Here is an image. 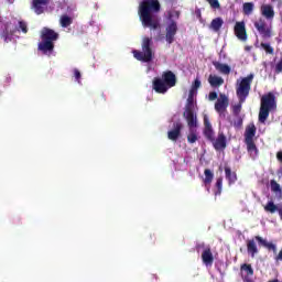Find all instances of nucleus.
Wrapping results in <instances>:
<instances>
[{
    "label": "nucleus",
    "mask_w": 282,
    "mask_h": 282,
    "mask_svg": "<svg viewBox=\"0 0 282 282\" xmlns=\"http://www.w3.org/2000/svg\"><path fill=\"white\" fill-rule=\"evenodd\" d=\"M160 10H162L160 0H142L139 3L138 14L143 28L160 30V18L155 15Z\"/></svg>",
    "instance_id": "1"
},
{
    "label": "nucleus",
    "mask_w": 282,
    "mask_h": 282,
    "mask_svg": "<svg viewBox=\"0 0 282 282\" xmlns=\"http://www.w3.org/2000/svg\"><path fill=\"white\" fill-rule=\"evenodd\" d=\"M254 80V74H249L247 77H243L240 83H237L236 86V96L239 100L238 105H235L232 108V112L235 116H239L241 113V105L246 102L248 96H250V89H252V82Z\"/></svg>",
    "instance_id": "2"
},
{
    "label": "nucleus",
    "mask_w": 282,
    "mask_h": 282,
    "mask_svg": "<svg viewBox=\"0 0 282 282\" xmlns=\"http://www.w3.org/2000/svg\"><path fill=\"white\" fill-rule=\"evenodd\" d=\"M58 33L50 28H43L41 32V42L37 44L39 52L51 56L54 53V42L58 41Z\"/></svg>",
    "instance_id": "3"
},
{
    "label": "nucleus",
    "mask_w": 282,
    "mask_h": 282,
    "mask_svg": "<svg viewBox=\"0 0 282 282\" xmlns=\"http://www.w3.org/2000/svg\"><path fill=\"white\" fill-rule=\"evenodd\" d=\"M175 85H177V77L173 70L163 72L162 78L155 77L152 82V87L156 94H166Z\"/></svg>",
    "instance_id": "4"
},
{
    "label": "nucleus",
    "mask_w": 282,
    "mask_h": 282,
    "mask_svg": "<svg viewBox=\"0 0 282 282\" xmlns=\"http://www.w3.org/2000/svg\"><path fill=\"white\" fill-rule=\"evenodd\" d=\"M276 109V97L274 93H268L261 97L259 122L264 124L265 120L270 117V112Z\"/></svg>",
    "instance_id": "5"
},
{
    "label": "nucleus",
    "mask_w": 282,
    "mask_h": 282,
    "mask_svg": "<svg viewBox=\"0 0 282 282\" xmlns=\"http://www.w3.org/2000/svg\"><path fill=\"white\" fill-rule=\"evenodd\" d=\"M133 57L141 63H151L153 61V39L144 36L141 42V51H132Z\"/></svg>",
    "instance_id": "6"
},
{
    "label": "nucleus",
    "mask_w": 282,
    "mask_h": 282,
    "mask_svg": "<svg viewBox=\"0 0 282 282\" xmlns=\"http://www.w3.org/2000/svg\"><path fill=\"white\" fill-rule=\"evenodd\" d=\"M256 135H257V126H254V123H250L249 126H247L245 130V143L247 145V151L250 158H252V160H256V158L259 155V149L254 143Z\"/></svg>",
    "instance_id": "7"
},
{
    "label": "nucleus",
    "mask_w": 282,
    "mask_h": 282,
    "mask_svg": "<svg viewBox=\"0 0 282 282\" xmlns=\"http://www.w3.org/2000/svg\"><path fill=\"white\" fill-rule=\"evenodd\" d=\"M196 250L197 252H199V250H203L200 257L204 265L210 268L213 263H215V257L213 256V250L210 249V246H206V243L200 242L199 245L196 246Z\"/></svg>",
    "instance_id": "8"
},
{
    "label": "nucleus",
    "mask_w": 282,
    "mask_h": 282,
    "mask_svg": "<svg viewBox=\"0 0 282 282\" xmlns=\"http://www.w3.org/2000/svg\"><path fill=\"white\" fill-rule=\"evenodd\" d=\"M177 34V22L171 20V22L165 28V41L169 45L175 42V35Z\"/></svg>",
    "instance_id": "9"
},
{
    "label": "nucleus",
    "mask_w": 282,
    "mask_h": 282,
    "mask_svg": "<svg viewBox=\"0 0 282 282\" xmlns=\"http://www.w3.org/2000/svg\"><path fill=\"white\" fill-rule=\"evenodd\" d=\"M182 129H184V123L182 121H176L173 123V129L167 131V138L172 142H177L182 138Z\"/></svg>",
    "instance_id": "10"
},
{
    "label": "nucleus",
    "mask_w": 282,
    "mask_h": 282,
    "mask_svg": "<svg viewBox=\"0 0 282 282\" xmlns=\"http://www.w3.org/2000/svg\"><path fill=\"white\" fill-rule=\"evenodd\" d=\"M228 105H230V100L228 99V96L226 94H220L219 98L215 102V111L221 116V113H226L228 109Z\"/></svg>",
    "instance_id": "11"
},
{
    "label": "nucleus",
    "mask_w": 282,
    "mask_h": 282,
    "mask_svg": "<svg viewBox=\"0 0 282 282\" xmlns=\"http://www.w3.org/2000/svg\"><path fill=\"white\" fill-rule=\"evenodd\" d=\"M183 118H185L188 129H197V113H195V110H185Z\"/></svg>",
    "instance_id": "12"
},
{
    "label": "nucleus",
    "mask_w": 282,
    "mask_h": 282,
    "mask_svg": "<svg viewBox=\"0 0 282 282\" xmlns=\"http://www.w3.org/2000/svg\"><path fill=\"white\" fill-rule=\"evenodd\" d=\"M254 28L263 39H270V36H272V31L268 28L265 21L262 19L254 22Z\"/></svg>",
    "instance_id": "13"
},
{
    "label": "nucleus",
    "mask_w": 282,
    "mask_h": 282,
    "mask_svg": "<svg viewBox=\"0 0 282 282\" xmlns=\"http://www.w3.org/2000/svg\"><path fill=\"white\" fill-rule=\"evenodd\" d=\"M204 135L209 142H215V130H213V124H210V119L208 116H204Z\"/></svg>",
    "instance_id": "14"
},
{
    "label": "nucleus",
    "mask_w": 282,
    "mask_h": 282,
    "mask_svg": "<svg viewBox=\"0 0 282 282\" xmlns=\"http://www.w3.org/2000/svg\"><path fill=\"white\" fill-rule=\"evenodd\" d=\"M234 32L239 41H248V33L246 32V23L237 22L234 28Z\"/></svg>",
    "instance_id": "15"
},
{
    "label": "nucleus",
    "mask_w": 282,
    "mask_h": 282,
    "mask_svg": "<svg viewBox=\"0 0 282 282\" xmlns=\"http://www.w3.org/2000/svg\"><path fill=\"white\" fill-rule=\"evenodd\" d=\"M213 147L216 151H221L226 149V134L219 132L217 139L214 137Z\"/></svg>",
    "instance_id": "16"
},
{
    "label": "nucleus",
    "mask_w": 282,
    "mask_h": 282,
    "mask_svg": "<svg viewBox=\"0 0 282 282\" xmlns=\"http://www.w3.org/2000/svg\"><path fill=\"white\" fill-rule=\"evenodd\" d=\"M254 239L256 241H258V243H260V246L267 248L269 252H273V254H276V245L274 242H269L261 236H256Z\"/></svg>",
    "instance_id": "17"
},
{
    "label": "nucleus",
    "mask_w": 282,
    "mask_h": 282,
    "mask_svg": "<svg viewBox=\"0 0 282 282\" xmlns=\"http://www.w3.org/2000/svg\"><path fill=\"white\" fill-rule=\"evenodd\" d=\"M265 213H270L271 215H274V213H279L280 219H282V206L279 208L274 202L270 200L264 206Z\"/></svg>",
    "instance_id": "18"
},
{
    "label": "nucleus",
    "mask_w": 282,
    "mask_h": 282,
    "mask_svg": "<svg viewBox=\"0 0 282 282\" xmlns=\"http://www.w3.org/2000/svg\"><path fill=\"white\" fill-rule=\"evenodd\" d=\"M205 178L203 180L204 185L207 187L208 193H210V184H213V180L215 178V174L209 169L204 171Z\"/></svg>",
    "instance_id": "19"
},
{
    "label": "nucleus",
    "mask_w": 282,
    "mask_h": 282,
    "mask_svg": "<svg viewBox=\"0 0 282 282\" xmlns=\"http://www.w3.org/2000/svg\"><path fill=\"white\" fill-rule=\"evenodd\" d=\"M247 251L248 254H250L252 258L259 254V249L257 248V242L254 241V239L247 240Z\"/></svg>",
    "instance_id": "20"
},
{
    "label": "nucleus",
    "mask_w": 282,
    "mask_h": 282,
    "mask_svg": "<svg viewBox=\"0 0 282 282\" xmlns=\"http://www.w3.org/2000/svg\"><path fill=\"white\" fill-rule=\"evenodd\" d=\"M261 13L265 19H274V8L271 4L262 6Z\"/></svg>",
    "instance_id": "21"
},
{
    "label": "nucleus",
    "mask_w": 282,
    "mask_h": 282,
    "mask_svg": "<svg viewBox=\"0 0 282 282\" xmlns=\"http://www.w3.org/2000/svg\"><path fill=\"white\" fill-rule=\"evenodd\" d=\"M47 3H50V0H33V8L36 14H43L42 6H47Z\"/></svg>",
    "instance_id": "22"
},
{
    "label": "nucleus",
    "mask_w": 282,
    "mask_h": 282,
    "mask_svg": "<svg viewBox=\"0 0 282 282\" xmlns=\"http://www.w3.org/2000/svg\"><path fill=\"white\" fill-rule=\"evenodd\" d=\"M185 111H195V94L193 93V90H189Z\"/></svg>",
    "instance_id": "23"
},
{
    "label": "nucleus",
    "mask_w": 282,
    "mask_h": 282,
    "mask_svg": "<svg viewBox=\"0 0 282 282\" xmlns=\"http://www.w3.org/2000/svg\"><path fill=\"white\" fill-rule=\"evenodd\" d=\"M213 65H214L215 69H217V72H220V74H225V75L230 74V66H228V64H221L219 62H214Z\"/></svg>",
    "instance_id": "24"
},
{
    "label": "nucleus",
    "mask_w": 282,
    "mask_h": 282,
    "mask_svg": "<svg viewBox=\"0 0 282 282\" xmlns=\"http://www.w3.org/2000/svg\"><path fill=\"white\" fill-rule=\"evenodd\" d=\"M189 132L187 134V142L189 144H195V142H197V140H199L198 138V133H197V128H188Z\"/></svg>",
    "instance_id": "25"
},
{
    "label": "nucleus",
    "mask_w": 282,
    "mask_h": 282,
    "mask_svg": "<svg viewBox=\"0 0 282 282\" xmlns=\"http://www.w3.org/2000/svg\"><path fill=\"white\" fill-rule=\"evenodd\" d=\"M223 25H224V19L216 18L212 20L209 28L210 30H214V32H219Z\"/></svg>",
    "instance_id": "26"
},
{
    "label": "nucleus",
    "mask_w": 282,
    "mask_h": 282,
    "mask_svg": "<svg viewBox=\"0 0 282 282\" xmlns=\"http://www.w3.org/2000/svg\"><path fill=\"white\" fill-rule=\"evenodd\" d=\"M208 83L212 87H221V85H224V78L210 75L208 78Z\"/></svg>",
    "instance_id": "27"
},
{
    "label": "nucleus",
    "mask_w": 282,
    "mask_h": 282,
    "mask_svg": "<svg viewBox=\"0 0 282 282\" xmlns=\"http://www.w3.org/2000/svg\"><path fill=\"white\" fill-rule=\"evenodd\" d=\"M225 175L229 184H235V182H237V173L232 172V170L228 166L225 167Z\"/></svg>",
    "instance_id": "28"
},
{
    "label": "nucleus",
    "mask_w": 282,
    "mask_h": 282,
    "mask_svg": "<svg viewBox=\"0 0 282 282\" xmlns=\"http://www.w3.org/2000/svg\"><path fill=\"white\" fill-rule=\"evenodd\" d=\"M240 270H241V272L247 273L248 279H250L249 276L254 275V269H252V264L243 263V264L240 265Z\"/></svg>",
    "instance_id": "29"
},
{
    "label": "nucleus",
    "mask_w": 282,
    "mask_h": 282,
    "mask_svg": "<svg viewBox=\"0 0 282 282\" xmlns=\"http://www.w3.org/2000/svg\"><path fill=\"white\" fill-rule=\"evenodd\" d=\"M254 10V3L252 2H245L242 6V12L243 14H246L247 17H250V14H252Z\"/></svg>",
    "instance_id": "30"
},
{
    "label": "nucleus",
    "mask_w": 282,
    "mask_h": 282,
    "mask_svg": "<svg viewBox=\"0 0 282 282\" xmlns=\"http://www.w3.org/2000/svg\"><path fill=\"white\" fill-rule=\"evenodd\" d=\"M59 23L63 28H69V25H72V23H74V20H72V18L69 15H62Z\"/></svg>",
    "instance_id": "31"
},
{
    "label": "nucleus",
    "mask_w": 282,
    "mask_h": 282,
    "mask_svg": "<svg viewBox=\"0 0 282 282\" xmlns=\"http://www.w3.org/2000/svg\"><path fill=\"white\" fill-rule=\"evenodd\" d=\"M270 186H271L272 193H282L281 185L278 184L274 180L270 181Z\"/></svg>",
    "instance_id": "32"
},
{
    "label": "nucleus",
    "mask_w": 282,
    "mask_h": 282,
    "mask_svg": "<svg viewBox=\"0 0 282 282\" xmlns=\"http://www.w3.org/2000/svg\"><path fill=\"white\" fill-rule=\"evenodd\" d=\"M224 186V178L218 177L216 181V188L217 191L215 192V195H221V188Z\"/></svg>",
    "instance_id": "33"
},
{
    "label": "nucleus",
    "mask_w": 282,
    "mask_h": 282,
    "mask_svg": "<svg viewBox=\"0 0 282 282\" xmlns=\"http://www.w3.org/2000/svg\"><path fill=\"white\" fill-rule=\"evenodd\" d=\"M18 32H23V34H28V23L25 21H19Z\"/></svg>",
    "instance_id": "34"
},
{
    "label": "nucleus",
    "mask_w": 282,
    "mask_h": 282,
    "mask_svg": "<svg viewBox=\"0 0 282 282\" xmlns=\"http://www.w3.org/2000/svg\"><path fill=\"white\" fill-rule=\"evenodd\" d=\"M260 45L267 54H274V47H272L269 43H261Z\"/></svg>",
    "instance_id": "35"
},
{
    "label": "nucleus",
    "mask_w": 282,
    "mask_h": 282,
    "mask_svg": "<svg viewBox=\"0 0 282 282\" xmlns=\"http://www.w3.org/2000/svg\"><path fill=\"white\" fill-rule=\"evenodd\" d=\"M200 87H202V80H199V78H196L194 80V83L192 84L191 91H193V94H195V91H197Z\"/></svg>",
    "instance_id": "36"
},
{
    "label": "nucleus",
    "mask_w": 282,
    "mask_h": 282,
    "mask_svg": "<svg viewBox=\"0 0 282 282\" xmlns=\"http://www.w3.org/2000/svg\"><path fill=\"white\" fill-rule=\"evenodd\" d=\"M210 8H213L214 10H219V8H221V4H219V0H206Z\"/></svg>",
    "instance_id": "37"
},
{
    "label": "nucleus",
    "mask_w": 282,
    "mask_h": 282,
    "mask_svg": "<svg viewBox=\"0 0 282 282\" xmlns=\"http://www.w3.org/2000/svg\"><path fill=\"white\" fill-rule=\"evenodd\" d=\"M12 34H14L13 32L10 33V31L8 30V26H6V29L3 30V32L1 33V37L4 41H8V39H10V35L12 36Z\"/></svg>",
    "instance_id": "38"
},
{
    "label": "nucleus",
    "mask_w": 282,
    "mask_h": 282,
    "mask_svg": "<svg viewBox=\"0 0 282 282\" xmlns=\"http://www.w3.org/2000/svg\"><path fill=\"white\" fill-rule=\"evenodd\" d=\"M73 74H74L75 80H76L77 83H80V78H82V76H83V75L80 74V70H78V68H74Z\"/></svg>",
    "instance_id": "39"
},
{
    "label": "nucleus",
    "mask_w": 282,
    "mask_h": 282,
    "mask_svg": "<svg viewBox=\"0 0 282 282\" xmlns=\"http://www.w3.org/2000/svg\"><path fill=\"white\" fill-rule=\"evenodd\" d=\"M282 73V57L280 61L275 64V74H281Z\"/></svg>",
    "instance_id": "40"
},
{
    "label": "nucleus",
    "mask_w": 282,
    "mask_h": 282,
    "mask_svg": "<svg viewBox=\"0 0 282 282\" xmlns=\"http://www.w3.org/2000/svg\"><path fill=\"white\" fill-rule=\"evenodd\" d=\"M208 100H217V93L216 91H210L208 95Z\"/></svg>",
    "instance_id": "41"
},
{
    "label": "nucleus",
    "mask_w": 282,
    "mask_h": 282,
    "mask_svg": "<svg viewBox=\"0 0 282 282\" xmlns=\"http://www.w3.org/2000/svg\"><path fill=\"white\" fill-rule=\"evenodd\" d=\"M276 160L282 163V151L276 153Z\"/></svg>",
    "instance_id": "42"
},
{
    "label": "nucleus",
    "mask_w": 282,
    "mask_h": 282,
    "mask_svg": "<svg viewBox=\"0 0 282 282\" xmlns=\"http://www.w3.org/2000/svg\"><path fill=\"white\" fill-rule=\"evenodd\" d=\"M243 281H245V282H254V280H252V279H250V278H248V276H245V278H243Z\"/></svg>",
    "instance_id": "43"
},
{
    "label": "nucleus",
    "mask_w": 282,
    "mask_h": 282,
    "mask_svg": "<svg viewBox=\"0 0 282 282\" xmlns=\"http://www.w3.org/2000/svg\"><path fill=\"white\" fill-rule=\"evenodd\" d=\"M174 14H175L176 19H180V11H175Z\"/></svg>",
    "instance_id": "44"
},
{
    "label": "nucleus",
    "mask_w": 282,
    "mask_h": 282,
    "mask_svg": "<svg viewBox=\"0 0 282 282\" xmlns=\"http://www.w3.org/2000/svg\"><path fill=\"white\" fill-rule=\"evenodd\" d=\"M169 19H170V20L173 19V14L170 13V14H169Z\"/></svg>",
    "instance_id": "45"
},
{
    "label": "nucleus",
    "mask_w": 282,
    "mask_h": 282,
    "mask_svg": "<svg viewBox=\"0 0 282 282\" xmlns=\"http://www.w3.org/2000/svg\"><path fill=\"white\" fill-rule=\"evenodd\" d=\"M242 123H243V120L240 119L239 122H238V124H242Z\"/></svg>",
    "instance_id": "46"
}]
</instances>
